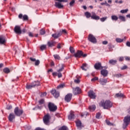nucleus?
<instances>
[{
	"instance_id": "bf43d9fd",
	"label": "nucleus",
	"mask_w": 130,
	"mask_h": 130,
	"mask_svg": "<svg viewBox=\"0 0 130 130\" xmlns=\"http://www.w3.org/2000/svg\"><path fill=\"white\" fill-rule=\"evenodd\" d=\"M52 76H53V77L55 78V77H56V76H57V73L56 72H54L52 73Z\"/></svg>"
},
{
	"instance_id": "9d476101",
	"label": "nucleus",
	"mask_w": 130,
	"mask_h": 130,
	"mask_svg": "<svg viewBox=\"0 0 130 130\" xmlns=\"http://www.w3.org/2000/svg\"><path fill=\"white\" fill-rule=\"evenodd\" d=\"M51 93L55 98H58V97H59V92L57 91L55 89H52Z\"/></svg>"
},
{
	"instance_id": "7ed1b4c3",
	"label": "nucleus",
	"mask_w": 130,
	"mask_h": 130,
	"mask_svg": "<svg viewBox=\"0 0 130 130\" xmlns=\"http://www.w3.org/2000/svg\"><path fill=\"white\" fill-rule=\"evenodd\" d=\"M48 107L51 112H55V111L57 110V106L52 103H49Z\"/></svg>"
},
{
	"instance_id": "49530a36",
	"label": "nucleus",
	"mask_w": 130,
	"mask_h": 130,
	"mask_svg": "<svg viewBox=\"0 0 130 130\" xmlns=\"http://www.w3.org/2000/svg\"><path fill=\"white\" fill-rule=\"evenodd\" d=\"M56 2H58V3H67L68 2V0H55Z\"/></svg>"
},
{
	"instance_id": "de8ad7c7",
	"label": "nucleus",
	"mask_w": 130,
	"mask_h": 130,
	"mask_svg": "<svg viewBox=\"0 0 130 130\" xmlns=\"http://www.w3.org/2000/svg\"><path fill=\"white\" fill-rule=\"evenodd\" d=\"M40 34H41V35H44V34H45V30H44L43 29H42L40 31Z\"/></svg>"
},
{
	"instance_id": "a18cd8bd",
	"label": "nucleus",
	"mask_w": 130,
	"mask_h": 130,
	"mask_svg": "<svg viewBox=\"0 0 130 130\" xmlns=\"http://www.w3.org/2000/svg\"><path fill=\"white\" fill-rule=\"evenodd\" d=\"M35 63V66H39L40 63V61L39 60H36Z\"/></svg>"
},
{
	"instance_id": "1a4fd4ad",
	"label": "nucleus",
	"mask_w": 130,
	"mask_h": 130,
	"mask_svg": "<svg viewBox=\"0 0 130 130\" xmlns=\"http://www.w3.org/2000/svg\"><path fill=\"white\" fill-rule=\"evenodd\" d=\"M14 31L16 34H22V30H21V27L19 25H16L15 26Z\"/></svg>"
},
{
	"instance_id": "c9c22d12",
	"label": "nucleus",
	"mask_w": 130,
	"mask_h": 130,
	"mask_svg": "<svg viewBox=\"0 0 130 130\" xmlns=\"http://www.w3.org/2000/svg\"><path fill=\"white\" fill-rule=\"evenodd\" d=\"M66 85L64 84H60L57 86V89H62V88H64Z\"/></svg>"
},
{
	"instance_id": "5701e85b",
	"label": "nucleus",
	"mask_w": 130,
	"mask_h": 130,
	"mask_svg": "<svg viewBox=\"0 0 130 130\" xmlns=\"http://www.w3.org/2000/svg\"><path fill=\"white\" fill-rule=\"evenodd\" d=\"M75 117V113L74 112H71L70 115L68 116V119L69 120H72V119H74Z\"/></svg>"
},
{
	"instance_id": "7c9ffc66",
	"label": "nucleus",
	"mask_w": 130,
	"mask_h": 130,
	"mask_svg": "<svg viewBox=\"0 0 130 130\" xmlns=\"http://www.w3.org/2000/svg\"><path fill=\"white\" fill-rule=\"evenodd\" d=\"M111 19L112 21H117V20H118V17L116 15H112L111 16Z\"/></svg>"
},
{
	"instance_id": "f704fd0d",
	"label": "nucleus",
	"mask_w": 130,
	"mask_h": 130,
	"mask_svg": "<svg viewBox=\"0 0 130 130\" xmlns=\"http://www.w3.org/2000/svg\"><path fill=\"white\" fill-rule=\"evenodd\" d=\"M53 57H54L55 59H58V60H60V56H59V55H53Z\"/></svg>"
},
{
	"instance_id": "cd10ccee",
	"label": "nucleus",
	"mask_w": 130,
	"mask_h": 130,
	"mask_svg": "<svg viewBox=\"0 0 130 130\" xmlns=\"http://www.w3.org/2000/svg\"><path fill=\"white\" fill-rule=\"evenodd\" d=\"M84 15L87 19H89V18H91V17L92 16V15H91V13L88 12H85Z\"/></svg>"
},
{
	"instance_id": "774afa93",
	"label": "nucleus",
	"mask_w": 130,
	"mask_h": 130,
	"mask_svg": "<svg viewBox=\"0 0 130 130\" xmlns=\"http://www.w3.org/2000/svg\"><path fill=\"white\" fill-rule=\"evenodd\" d=\"M126 45L128 47H130V42H127Z\"/></svg>"
},
{
	"instance_id": "0eeeda50",
	"label": "nucleus",
	"mask_w": 130,
	"mask_h": 130,
	"mask_svg": "<svg viewBox=\"0 0 130 130\" xmlns=\"http://www.w3.org/2000/svg\"><path fill=\"white\" fill-rule=\"evenodd\" d=\"M88 40L90 42H91L92 43H96L97 42V40L96 39V38L94 37V36L92 34H89L88 35Z\"/></svg>"
},
{
	"instance_id": "a19ab883",
	"label": "nucleus",
	"mask_w": 130,
	"mask_h": 130,
	"mask_svg": "<svg viewBox=\"0 0 130 130\" xmlns=\"http://www.w3.org/2000/svg\"><path fill=\"white\" fill-rule=\"evenodd\" d=\"M116 42H118V43H121V42H122V41H123V39H121L120 38H116Z\"/></svg>"
},
{
	"instance_id": "2eb2a0df",
	"label": "nucleus",
	"mask_w": 130,
	"mask_h": 130,
	"mask_svg": "<svg viewBox=\"0 0 130 130\" xmlns=\"http://www.w3.org/2000/svg\"><path fill=\"white\" fill-rule=\"evenodd\" d=\"M91 18L93 20H100V17L96 15V13H95V12H91Z\"/></svg>"
},
{
	"instance_id": "c85d7f7f",
	"label": "nucleus",
	"mask_w": 130,
	"mask_h": 130,
	"mask_svg": "<svg viewBox=\"0 0 130 130\" xmlns=\"http://www.w3.org/2000/svg\"><path fill=\"white\" fill-rule=\"evenodd\" d=\"M64 70V65L63 64H61V68L57 71V73H60Z\"/></svg>"
},
{
	"instance_id": "bb28decb",
	"label": "nucleus",
	"mask_w": 130,
	"mask_h": 130,
	"mask_svg": "<svg viewBox=\"0 0 130 130\" xmlns=\"http://www.w3.org/2000/svg\"><path fill=\"white\" fill-rule=\"evenodd\" d=\"M3 72L5 73V74H9L11 72V70L8 68H5L4 69Z\"/></svg>"
},
{
	"instance_id": "72a5a7b5",
	"label": "nucleus",
	"mask_w": 130,
	"mask_h": 130,
	"mask_svg": "<svg viewBox=\"0 0 130 130\" xmlns=\"http://www.w3.org/2000/svg\"><path fill=\"white\" fill-rule=\"evenodd\" d=\"M87 115H89V113H88V112H84V113H81V116L82 117H84V116L85 117H86V116H87Z\"/></svg>"
},
{
	"instance_id": "473e14b6",
	"label": "nucleus",
	"mask_w": 130,
	"mask_h": 130,
	"mask_svg": "<svg viewBox=\"0 0 130 130\" xmlns=\"http://www.w3.org/2000/svg\"><path fill=\"white\" fill-rule=\"evenodd\" d=\"M59 32H61V35L64 34V35H67L68 34V31L66 29H62V30H60Z\"/></svg>"
},
{
	"instance_id": "69168bd1",
	"label": "nucleus",
	"mask_w": 130,
	"mask_h": 130,
	"mask_svg": "<svg viewBox=\"0 0 130 130\" xmlns=\"http://www.w3.org/2000/svg\"><path fill=\"white\" fill-rule=\"evenodd\" d=\"M108 42H107V41H104L103 42V44H104V45H106V44H108Z\"/></svg>"
},
{
	"instance_id": "3c124183",
	"label": "nucleus",
	"mask_w": 130,
	"mask_h": 130,
	"mask_svg": "<svg viewBox=\"0 0 130 130\" xmlns=\"http://www.w3.org/2000/svg\"><path fill=\"white\" fill-rule=\"evenodd\" d=\"M101 116V114H100V113H97L96 114V118H97L98 119H99L100 118V116Z\"/></svg>"
},
{
	"instance_id": "09e8293b",
	"label": "nucleus",
	"mask_w": 130,
	"mask_h": 130,
	"mask_svg": "<svg viewBox=\"0 0 130 130\" xmlns=\"http://www.w3.org/2000/svg\"><path fill=\"white\" fill-rule=\"evenodd\" d=\"M75 0H72L70 3V7H74V5H75Z\"/></svg>"
},
{
	"instance_id": "79ce46f5",
	"label": "nucleus",
	"mask_w": 130,
	"mask_h": 130,
	"mask_svg": "<svg viewBox=\"0 0 130 130\" xmlns=\"http://www.w3.org/2000/svg\"><path fill=\"white\" fill-rule=\"evenodd\" d=\"M70 51L71 53H75V49L73 47H70Z\"/></svg>"
},
{
	"instance_id": "39448f33",
	"label": "nucleus",
	"mask_w": 130,
	"mask_h": 130,
	"mask_svg": "<svg viewBox=\"0 0 130 130\" xmlns=\"http://www.w3.org/2000/svg\"><path fill=\"white\" fill-rule=\"evenodd\" d=\"M51 117L49 114L45 115L43 117V122L46 125H49Z\"/></svg>"
},
{
	"instance_id": "8fccbe9b",
	"label": "nucleus",
	"mask_w": 130,
	"mask_h": 130,
	"mask_svg": "<svg viewBox=\"0 0 130 130\" xmlns=\"http://www.w3.org/2000/svg\"><path fill=\"white\" fill-rule=\"evenodd\" d=\"M40 49L41 50H44V49H46V45H42L40 47Z\"/></svg>"
},
{
	"instance_id": "c756f323",
	"label": "nucleus",
	"mask_w": 130,
	"mask_h": 130,
	"mask_svg": "<svg viewBox=\"0 0 130 130\" xmlns=\"http://www.w3.org/2000/svg\"><path fill=\"white\" fill-rule=\"evenodd\" d=\"M76 124L78 127H81L82 126V122L80 120L76 121Z\"/></svg>"
},
{
	"instance_id": "412c9836",
	"label": "nucleus",
	"mask_w": 130,
	"mask_h": 130,
	"mask_svg": "<svg viewBox=\"0 0 130 130\" xmlns=\"http://www.w3.org/2000/svg\"><path fill=\"white\" fill-rule=\"evenodd\" d=\"M101 74L103 77H107L108 76V71L106 70L103 69L101 71Z\"/></svg>"
},
{
	"instance_id": "f257e3e1",
	"label": "nucleus",
	"mask_w": 130,
	"mask_h": 130,
	"mask_svg": "<svg viewBox=\"0 0 130 130\" xmlns=\"http://www.w3.org/2000/svg\"><path fill=\"white\" fill-rule=\"evenodd\" d=\"M100 106L103 107L104 109H109L112 107V102H110L109 100L106 101H102L100 103Z\"/></svg>"
},
{
	"instance_id": "4c0bfd02",
	"label": "nucleus",
	"mask_w": 130,
	"mask_h": 130,
	"mask_svg": "<svg viewBox=\"0 0 130 130\" xmlns=\"http://www.w3.org/2000/svg\"><path fill=\"white\" fill-rule=\"evenodd\" d=\"M59 130H69V128H68V127L66 126H62L59 128Z\"/></svg>"
},
{
	"instance_id": "6ab92c4d",
	"label": "nucleus",
	"mask_w": 130,
	"mask_h": 130,
	"mask_svg": "<svg viewBox=\"0 0 130 130\" xmlns=\"http://www.w3.org/2000/svg\"><path fill=\"white\" fill-rule=\"evenodd\" d=\"M60 36H61V32H59V31L56 32L55 34L52 35V37L54 38V39H57V38L60 37Z\"/></svg>"
},
{
	"instance_id": "393cba45",
	"label": "nucleus",
	"mask_w": 130,
	"mask_h": 130,
	"mask_svg": "<svg viewBox=\"0 0 130 130\" xmlns=\"http://www.w3.org/2000/svg\"><path fill=\"white\" fill-rule=\"evenodd\" d=\"M117 62V60H113V59H111L109 61V63H110V64H112V66H114V64H116Z\"/></svg>"
},
{
	"instance_id": "c03bdc74",
	"label": "nucleus",
	"mask_w": 130,
	"mask_h": 130,
	"mask_svg": "<svg viewBox=\"0 0 130 130\" xmlns=\"http://www.w3.org/2000/svg\"><path fill=\"white\" fill-rule=\"evenodd\" d=\"M106 20H107V17H103V18H100V21L101 22H105V21H106Z\"/></svg>"
},
{
	"instance_id": "864d4df0",
	"label": "nucleus",
	"mask_w": 130,
	"mask_h": 130,
	"mask_svg": "<svg viewBox=\"0 0 130 130\" xmlns=\"http://www.w3.org/2000/svg\"><path fill=\"white\" fill-rule=\"evenodd\" d=\"M13 107H12V105H7L6 107V109L8 110H10V109H12Z\"/></svg>"
},
{
	"instance_id": "052dcab7",
	"label": "nucleus",
	"mask_w": 130,
	"mask_h": 130,
	"mask_svg": "<svg viewBox=\"0 0 130 130\" xmlns=\"http://www.w3.org/2000/svg\"><path fill=\"white\" fill-rule=\"evenodd\" d=\"M75 83H76V84H79V83H80V80H79L78 79H75L74 80Z\"/></svg>"
},
{
	"instance_id": "6e6d98bb",
	"label": "nucleus",
	"mask_w": 130,
	"mask_h": 130,
	"mask_svg": "<svg viewBox=\"0 0 130 130\" xmlns=\"http://www.w3.org/2000/svg\"><path fill=\"white\" fill-rule=\"evenodd\" d=\"M115 3H116V4H122V3H123V2H122V1H120L118 2V0H116L115 1Z\"/></svg>"
},
{
	"instance_id": "0e129e2a",
	"label": "nucleus",
	"mask_w": 130,
	"mask_h": 130,
	"mask_svg": "<svg viewBox=\"0 0 130 130\" xmlns=\"http://www.w3.org/2000/svg\"><path fill=\"white\" fill-rule=\"evenodd\" d=\"M125 60L129 61V60H130V57L125 56Z\"/></svg>"
},
{
	"instance_id": "5fc2aeb1",
	"label": "nucleus",
	"mask_w": 130,
	"mask_h": 130,
	"mask_svg": "<svg viewBox=\"0 0 130 130\" xmlns=\"http://www.w3.org/2000/svg\"><path fill=\"white\" fill-rule=\"evenodd\" d=\"M95 81H98V77H95L94 78L91 79V82H95Z\"/></svg>"
},
{
	"instance_id": "e2e57ef3",
	"label": "nucleus",
	"mask_w": 130,
	"mask_h": 130,
	"mask_svg": "<svg viewBox=\"0 0 130 130\" xmlns=\"http://www.w3.org/2000/svg\"><path fill=\"white\" fill-rule=\"evenodd\" d=\"M46 92H44L41 94V97H44V96H46Z\"/></svg>"
},
{
	"instance_id": "423d86ee",
	"label": "nucleus",
	"mask_w": 130,
	"mask_h": 130,
	"mask_svg": "<svg viewBox=\"0 0 130 130\" xmlns=\"http://www.w3.org/2000/svg\"><path fill=\"white\" fill-rule=\"evenodd\" d=\"M14 112L16 116H21L24 113V111L22 109H19V107H16L14 109Z\"/></svg>"
},
{
	"instance_id": "ddd939ff",
	"label": "nucleus",
	"mask_w": 130,
	"mask_h": 130,
	"mask_svg": "<svg viewBox=\"0 0 130 130\" xmlns=\"http://www.w3.org/2000/svg\"><path fill=\"white\" fill-rule=\"evenodd\" d=\"M81 88L79 87H76L75 88H73V94L74 95H78V94H81Z\"/></svg>"
},
{
	"instance_id": "e433bc0d",
	"label": "nucleus",
	"mask_w": 130,
	"mask_h": 130,
	"mask_svg": "<svg viewBox=\"0 0 130 130\" xmlns=\"http://www.w3.org/2000/svg\"><path fill=\"white\" fill-rule=\"evenodd\" d=\"M86 67H87V63L82 64V66H81L82 70H83V71H87V69H85Z\"/></svg>"
},
{
	"instance_id": "4d7b16f0",
	"label": "nucleus",
	"mask_w": 130,
	"mask_h": 130,
	"mask_svg": "<svg viewBox=\"0 0 130 130\" xmlns=\"http://www.w3.org/2000/svg\"><path fill=\"white\" fill-rule=\"evenodd\" d=\"M28 36H29V37H34L33 34L31 32H28Z\"/></svg>"
},
{
	"instance_id": "2f4dec72",
	"label": "nucleus",
	"mask_w": 130,
	"mask_h": 130,
	"mask_svg": "<svg viewBox=\"0 0 130 130\" xmlns=\"http://www.w3.org/2000/svg\"><path fill=\"white\" fill-rule=\"evenodd\" d=\"M118 19L122 21V22H125V17L124 16L120 15L119 16Z\"/></svg>"
},
{
	"instance_id": "f03ea898",
	"label": "nucleus",
	"mask_w": 130,
	"mask_h": 130,
	"mask_svg": "<svg viewBox=\"0 0 130 130\" xmlns=\"http://www.w3.org/2000/svg\"><path fill=\"white\" fill-rule=\"evenodd\" d=\"M38 86H40V82L39 81H35L31 83L30 84H26V89H32V88H35V87H38Z\"/></svg>"
},
{
	"instance_id": "4468645a",
	"label": "nucleus",
	"mask_w": 130,
	"mask_h": 130,
	"mask_svg": "<svg viewBox=\"0 0 130 130\" xmlns=\"http://www.w3.org/2000/svg\"><path fill=\"white\" fill-rule=\"evenodd\" d=\"M15 118H16V115H14V113H10L9 114L8 119L10 122H13L15 120Z\"/></svg>"
},
{
	"instance_id": "680f3d73",
	"label": "nucleus",
	"mask_w": 130,
	"mask_h": 130,
	"mask_svg": "<svg viewBox=\"0 0 130 130\" xmlns=\"http://www.w3.org/2000/svg\"><path fill=\"white\" fill-rule=\"evenodd\" d=\"M126 69H127V66H124L123 67H122V68H121V70H126Z\"/></svg>"
},
{
	"instance_id": "ea45409f",
	"label": "nucleus",
	"mask_w": 130,
	"mask_h": 130,
	"mask_svg": "<svg viewBox=\"0 0 130 130\" xmlns=\"http://www.w3.org/2000/svg\"><path fill=\"white\" fill-rule=\"evenodd\" d=\"M45 100L43 99H41L40 101H39V104L40 105H42V104H44Z\"/></svg>"
},
{
	"instance_id": "f3484780",
	"label": "nucleus",
	"mask_w": 130,
	"mask_h": 130,
	"mask_svg": "<svg viewBox=\"0 0 130 130\" xmlns=\"http://www.w3.org/2000/svg\"><path fill=\"white\" fill-rule=\"evenodd\" d=\"M56 44V42L53 40H51L47 43L48 46L49 47H53V46H55Z\"/></svg>"
},
{
	"instance_id": "a878e982",
	"label": "nucleus",
	"mask_w": 130,
	"mask_h": 130,
	"mask_svg": "<svg viewBox=\"0 0 130 130\" xmlns=\"http://www.w3.org/2000/svg\"><path fill=\"white\" fill-rule=\"evenodd\" d=\"M89 109L90 111H94V110H95V109H96V106H95L94 105L90 106L89 107Z\"/></svg>"
},
{
	"instance_id": "37998d69",
	"label": "nucleus",
	"mask_w": 130,
	"mask_h": 130,
	"mask_svg": "<svg viewBox=\"0 0 130 130\" xmlns=\"http://www.w3.org/2000/svg\"><path fill=\"white\" fill-rule=\"evenodd\" d=\"M127 12H128V9L122 10L120 11L121 14H125V13H127Z\"/></svg>"
},
{
	"instance_id": "58836bf2",
	"label": "nucleus",
	"mask_w": 130,
	"mask_h": 130,
	"mask_svg": "<svg viewBox=\"0 0 130 130\" xmlns=\"http://www.w3.org/2000/svg\"><path fill=\"white\" fill-rule=\"evenodd\" d=\"M116 97H124V95L121 93H118L116 94Z\"/></svg>"
},
{
	"instance_id": "4be33fe9",
	"label": "nucleus",
	"mask_w": 130,
	"mask_h": 130,
	"mask_svg": "<svg viewBox=\"0 0 130 130\" xmlns=\"http://www.w3.org/2000/svg\"><path fill=\"white\" fill-rule=\"evenodd\" d=\"M54 6L57 9H62L63 8V5H61L60 2H55Z\"/></svg>"
},
{
	"instance_id": "f8f14e48",
	"label": "nucleus",
	"mask_w": 130,
	"mask_h": 130,
	"mask_svg": "<svg viewBox=\"0 0 130 130\" xmlns=\"http://www.w3.org/2000/svg\"><path fill=\"white\" fill-rule=\"evenodd\" d=\"M94 69H95V70H103V69H107V68L102 67L101 63L98 62L94 64Z\"/></svg>"
},
{
	"instance_id": "b1692460",
	"label": "nucleus",
	"mask_w": 130,
	"mask_h": 130,
	"mask_svg": "<svg viewBox=\"0 0 130 130\" xmlns=\"http://www.w3.org/2000/svg\"><path fill=\"white\" fill-rule=\"evenodd\" d=\"M6 42V39L4 37H0V44H5Z\"/></svg>"
},
{
	"instance_id": "dca6fc26",
	"label": "nucleus",
	"mask_w": 130,
	"mask_h": 130,
	"mask_svg": "<svg viewBox=\"0 0 130 130\" xmlns=\"http://www.w3.org/2000/svg\"><path fill=\"white\" fill-rule=\"evenodd\" d=\"M82 55H83V51L78 50L77 52L74 54V56L75 57L80 58Z\"/></svg>"
},
{
	"instance_id": "20e7f679",
	"label": "nucleus",
	"mask_w": 130,
	"mask_h": 130,
	"mask_svg": "<svg viewBox=\"0 0 130 130\" xmlns=\"http://www.w3.org/2000/svg\"><path fill=\"white\" fill-rule=\"evenodd\" d=\"M130 122V116H126L124 118L123 128L125 129L127 127V125L129 124Z\"/></svg>"
},
{
	"instance_id": "13d9d810",
	"label": "nucleus",
	"mask_w": 130,
	"mask_h": 130,
	"mask_svg": "<svg viewBox=\"0 0 130 130\" xmlns=\"http://www.w3.org/2000/svg\"><path fill=\"white\" fill-rule=\"evenodd\" d=\"M61 45L60 44V43L58 44L57 46V48H58V49H60L61 48Z\"/></svg>"
},
{
	"instance_id": "a211bd4d",
	"label": "nucleus",
	"mask_w": 130,
	"mask_h": 130,
	"mask_svg": "<svg viewBox=\"0 0 130 130\" xmlns=\"http://www.w3.org/2000/svg\"><path fill=\"white\" fill-rule=\"evenodd\" d=\"M18 18L19 19H22L23 21L28 20V16H27L26 15H24L23 16V14H20L18 16Z\"/></svg>"
},
{
	"instance_id": "603ef678",
	"label": "nucleus",
	"mask_w": 130,
	"mask_h": 130,
	"mask_svg": "<svg viewBox=\"0 0 130 130\" xmlns=\"http://www.w3.org/2000/svg\"><path fill=\"white\" fill-rule=\"evenodd\" d=\"M57 76H58V78H62V74L61 72H58Z\"/></svg>"
},
{
	"instance_id": "9b49d317",
	"label": "nucleus",
	"mask_w": 130,
	"mask_h": 130,
	"mask_svg": "<svg viewBox=\"0 0 130 130\" xmlns=\"http://www.w3.org/2000/svg\"><path fill=\"white\" fill-rule=\"evenodd\" d=\"M73 97V94L72 93H68L66 95L64 98V100L66 102H71L72 100V98Z\"/></svg>"
},
{
	"instance_id": "6e6552de",
	"label": "nucleus",
	"mask_w": 130,
	"mask_h": 130,
	"mask_svg": "<svg viewBox=\"0 0 130 130\" xmlns=\"http://www.w3.org/2000/svg\"><path fill=\"white\" fill-rule=\"evenodd\" d=\"M88 96L91 99H96V93L93 90H89L88 92Z\"/></svg>"
},
{
	"instance_id": "338daca9",
	"label": "nucleus",
	"mask_w": 130,
	"mask_h": 130,
	"mask_svg": "<svg viewBox=\"0 0 130 130\" xmlns=\"http://www.w3.org/2000/svg\"><path fill=\"white\" fill-rule=\"evenodd\" d=\"M123 57H120L119 58V61H123Z\"/></svg>"
},
{
	"instance_id": "aec40b11",
	"label": "nucleus",
	"mask_w": 130,
	"mask_h": 130,
	"mask_svg": "<svg viewBox=\"0 0 130 130\" xmlns=\"http://www.w3.org/2000/svg\"><path fill=\"white\" fill-rule=\"evenodd\" d=\"M108 82V79H104V78H101L100 79V83L103 86H104L106 85V83Z\"/></svg>"
}]
</instances>
